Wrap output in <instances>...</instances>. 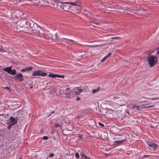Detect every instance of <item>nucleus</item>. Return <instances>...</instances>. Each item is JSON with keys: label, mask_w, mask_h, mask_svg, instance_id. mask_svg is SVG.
<instances>
[{"label": "nucleus", "mask_w": 159, "mask_h": 159, "mask_svg": "<svg viewBox=\"0 0 159 159\" xmlns=\"http://www.w3.org/2000/svg\"><path fill=\"white\" fill-rule=\"evenodd\" d=\"M11 25V29L17 32L22 31L27 33H33L35 32L34 30L38 32L39 29L38 25L30 20H23L18 23L12 22Z\"/></svg>", "instance_id": "nucleus-1"}, {"label": "nucleus", "mask_w": 159, "mask_h": 159, "mask_svg": "<svg viewBox=\"0 0 159 159\" xmlns=\"http://www.w3.org/2000/svg\"><path fill=\"white\" fill-rule=\"evenodd\" d=\"M111 52L108 53L106 56H105L101 60V62H103L104 61L109 57L111 55Z\"/></svg>", "instance_id": "nucleus-13"}, {"label": "nucleus", "mask_w": 159, "mask_h": 159, "mask_svg": "<svg viewBox=\"0 0 159 159\" xmlns=\"http://www.w3.org/2000/svg\"><path fill=\"white\" fill-rule=\"evenodd\" d=\"M139 106H136L135 105H134L133 106L132 108H133V109H134L135 108V109H137L138 110V109H139Z\"/></svg>", "instance_id": "nucleus-23"}, {"label": "nucleus", "mask_w": 159, "mask_h": 159, "mask_svg": "<svg viewBox=\"0 0 159 159\" xmlns=\"http://www.w3.org/2000/svg\"><path fill=\"white\" fill-rule=\"evenodd\" d=\"M48 76L52 78H55V74L51 73L48 74Z\"/></svg>", "instance_id": "nucleus-19"}, {"label": "nucleus", "mask_w": 159, "mask_h": 159, "mask_svg": "<svg viewBox=\"0 0 159 159\" xmlns=\"http://www.w3.org/2000/svg\"><path fill=\"white\" fill-rule=\"evenodd\" d=\"M78 90L79 91V93H81L83 91V89H79V88H78Z\"/></svg>", "instance_id": "nucleus-33"}, {"label": "nucleus", "mask_w": 159, "mask_h": 159, "mask_svg": "<svg viewBox=\"0 0 159 159\" xmlns=\"http://www.w3.org/2000/svg\"><path fill=\"white\" fill-rule=\"evenodd\" d=\"M70 89V88H66V90H65V91H67V90H68L69 89Z\"/></svg>", "instance_id": "nucleus-44"}, {"label": "nucleus", "mask_w": 159, "mask_h": 159, "mask_svg": "<svg viewBox=\"0 0 159 159\" xmlns=\"http://www.w3.org/2000/svg\"><path fill=\"white\" fill-rule=\"evenodd\" d=\"M14 78L16 80L19 82H22L24 80L23 76L20 73L16 74L14 76Z\"/></svg>", "instance_id": "nucleus-6"}, {"label": "nucleus", "mask_w": 159, "mask_h": 159, "mask_svg": "<svg viewBox=\"0 0 159 159\" xmlns=\"http://www.w3.org/2000/svg\"><path fill=\"white\" fill-rule=\"evenodd\" d=\"M79 137L80 139H82V135L80 134H79Z\"/></svg>", "instance_id": "nucleus-38"}, {"label": "nucleus", "mask_w": 159, "mask_h": 159, "mask_svg": "<svg viewBox=\"0 0 159 159\" xmlns=\"http://www.w3.org/2000/svg\"><path fill=\"white\" fill-rule=\"evenodd\" d=\"M126 112L128 113V114H129V111H127L126 110Z\"/></svg>", "instance_id": "nucleus-43"}, {"label": "nucleus", "mask_w": 159, "mask_h": 159, "mask_svg": "<svg viewBox=\"0 0 159 159\" xmlns=\"http://www.w3.org/2000/svg\"><path fill=\"white\" fill-rule=\"evenodd\" d=\"M60 75L58 74H55V77L59 78Z\"/></svg>", "instance_id": "nucleus-41"}, {"label": "nucleus", "mask_w": 159, "mask_h": 159, "mask_svg": "<svg viewBox=\"0 0 159 159\" xmlns=\"http://www.w3.org/2000/svg\"><path fill=\"white\" fill-rule=\"evenodd\" d=\"M38 32L36 30H34L35 32L33 33L36 34L37 36V39L40 40H42L47 42L51 43L52 42H56L57 39V35L56 34L52 35L50 34H41L40 33L39 30L40 28L39 27Z\"/></svg>", "instance_id": "nucleus-2"}, {"label": "nucleus", "mask_w": 159, "mask_h": 159, "mask_svg": "<svg viewBox=\"0 0 159 159\" xmlns=\"http://www.w3.org/2000/svg\"><path fill=\"white\" fill-rule=\"evenodd\" d=\"M2 66H0V67H1Z\"/></svg>", "instance_id": "nucleus-56"}, {"label": "nucleus", "mask_w": 159, "mask_h": 159, "mask_svg": "<svg viewBox=\"0 0 159 159\" xmlns=\"http://www.w3.org/2000/svg\"><path fill=\"white\" fill-rule=\"evenodd\" d=\"M100 89V87H98L97 89H93L92 90V92L93 93H96Z\"/></svg>", "instance_id": "nucleus-21"}, {"label": "nucleus", "mask_w": 159, "mask_h": 159, "mask_svg": "<svg viewBox=\"0 0 159 159\" xmlns=\"http://www.w3.org/2000/svg\"><path fill=\"white\" fill-rule=\"evenodd\" d=\"M148 146L151 147H153L154 150L157 149L158 146L157 144L154 143H152L148 144Z\"/></svg>", "instance_id": "nucleus-9"}, {"label": "nucleus", "mask_w": 159, "mask_h": 159, "mask_svg": "<svg viewBox=\"0 0 159 159\" xmlns=\"http://www.w3.org/2000/svg\"><path fill=\"white\" fill-rule=\"evenodd\" d=\"M111 39H120V38L118 37H111Z\"/></svg>", "instance_id": "nucleus-27"}, {"label": "nucleus", "mask_w": 159, "mask_h": 159, "mask_svg": "<svg viewBox=\"0 0 159 159\" xmlns=\"http://www.w3.org/2000/svg\"><path fill=\"white\" fill-rule=\"evenodd\" d=\"M69 2H59L58 0L55 6L57 7L58 9H64V7L65 6L64 5L65 4H68Z\"/></svg>", "instance_id": "nucleus-5"}, {"label": "nucleus", "mask_w": 159, "mask_h": 159, "mask_svg": "<svg viewBox=\"0 0 159 159\" xmlns=\"http://www.w3.org/2000/svg\"><path fill=\"white\" fill-rule=\"evenodd\" d=\"M80 99V98L78 96L77 97V98L76 99V101H78Z\"/></svg>", "instance_id": "nucleus-40"}, {"label": "nucleus", "mask_w": 159, "mask_h": 159, "mask_svg": "<svg viewBox=\"0 0 159 159\" xmlns=\"http://www.w3.org/2000/svg\"><path fill=\"white\" fill-rule=\"evenodd\" d=\"M10 74H9L11 75H14L16 74V71L14 69H13L12 70L11 69V71H10Z\"/></svg>", "instance_id": "nucleus-16"}, {"label": "nucleus", "mask_w": 159, "mask_h": 159, "mask_svg": "<svg viewBox=\"0 0 159 159\" xmlns=\"http://www.w3.org/2000/svg\"><path fill=\"white\" fill-rule=\"evenodd\" d=\"M82 159H90V158L86 156L83 152H80Z\"/></svg>", "instance_id": "nucleus-10"}, {"label": "nucleus", "mask_w": 159, "mask_h": 159, "mask_svg": "<svg viewBox=\"0 0 159 159\" xmlns=\"http://www.w3.org/2000/svg\"><path fill=\"white\" fill-rule=\"evenodd\" d=\"M125 140V139L123 140H122L116 141L115 142V143H117V144L115 145V146H117L120 145V144L122 143V142Z\"/></svg>", "instance_id": "nucleus-15"}, {"label": "nucleus", "mask_w": 159, "mask_h": 159, "mask_svg": "<svg viewBox=\"0 0 159 159\" xmlns=\"http://www.w3.org/2000/svg\"><path fill=\"white\" fill-rule=\"evenodd\" d=\"M31 78H33V77H31Z\"/></svg>", "instance_id": "nucleus-55"}, {"label": "nucleus", "mask_w": 159, "mask_h": 159, "mask_svg": "<svg viewBox=\"0 0 159 159\" xmlns=\"http://www.w3.org/2000/svg\"><path fill=\"white\" fill-rule=\"evenodd\" d=\"M147 60L149 67L154 66L158 62V57L156 56L149 54L147 56Z\"/></svg>", "instance_id": "nucleus-3"}, {"label": "nucleus", "mask_w": 159, "mask_h": 159, "mask_svg": "<svg viewBox=\"0 0 159 159\" xmlns=\"http://www.w3.org/2000/svg\"><path fill=\"white\" fill-rule=\"evenodd\" d=\"M74 92L76 93L77 95L80 94V93H79V91L78 90V91H75Z\"/></svg>", "instance_id": "nucleus-36"}, {"label": "nucleus", "mask_w": 159, "mask_h": 159, "mask_svg": "<svg viewBox=\"0 0 159 159\" xmlns=\"http://www.w3.org/2000/svg\"><path fill=\"white\" fill-rule=\"evenodd\" d=\"M69 2V3L68 4L70 3L71 5L73 6H76L78 5L76 2Z\"/></svg>", "instance_id": "nucleus-22"}, {"label": "nucleus", "mask_w": 159, "mask_h": 159, "mask_svg": "<svg viewBox=\"0 0 159 159\" xmlns=\"http://www.w3.org/2000/svg\"><path fill=\"white\" fill-rule=\"evenodd\" d=\"M42 139L44 140H46L48 139V137L47 136H44L42 137Z\"/></svg>", "instance_id": "nucleus-30"}, {"label": "nucleus", "mask_w": 159, "mask_h": 159, "mask_svg": "<svg viewBox=\"0 0 159 159\" xmlns=\"http://www.w3.org/2000/svg\"><path fill=\"white\" fill-rule=\"evenodd\" d=\"M32 75L33 76H42L43 77H45L47 76V74L40 70H36L34 71Z\"/></svg>", "instance_id": "nucleus-4"}, {"label": "nucleus", "mask_w": 159, "mask_h": 159, "mask_svg": "<svg viewBox=\"0 0 159 159\" xmlns=\"http://www.w3.org/2000/svg\"><path fill=\"white\" fill-rule=\"evenodd\" d=\"M55 127L56 128H57V127H61V125L59 123H58L57 124H55Z\"/></svg>", "instance_id": "nucleus-25"}, {"label": "nucleus", "mask_w": 159, "mask_h": 159, "mask_svg": "<svg viewBox=\"0 0 159 159\" xmlns=\"http://www.w3.org/2000/svg\"><path fill=\"white\" fill-rule=\"evenodd\" d=\"M91 25H93L92 24H96L97 25H99V23L98 22H91Z\"/></svg>", "instance_id": "nucleus-29"}, {"label": "nucleus", "mask_w": 159, "mask_h": 159, "mask_svg": "<svg viewBox=\"0 0 159 159\" xmlns=\"http://www.w3.org/2000/svg\"><path fill=\"white\" fill-rule=\"evenodd\" d=\"M65 75H60L59 78H64Z\"/></svg>", "instance_id": "nucleus-39"}, {"label": "nucleus", "mask_w": 159, "mask_h": 159, "mask_svg": "<svg viewBox=\"0 0 159 159\" xmlns=\"http://www.w3.org/2000/svg\"><path fill=\"white\" fill-rule=\"evenodd\" d=\"M54 156V154L52 153L50 154L49 156V157H53Z\"/></svg>", "instance_id": "nucleus-32"}, {"label": "nucleus", "mask_w": 159, "mask_h": 159, "mask_svg": "<svg viewBox=\"0 0 159 159\" xmlns=\"http://www.w3.org/2000/svg\"><path fill=\"white\" fill-rule=\"evenodd\" d=\"M4 89H7L9 90V91L10 90V89L8 87H5L4 88Z\"/></svg>", "instance_id": "nucleus-37"}, {"label": "nucleus", "mask_w": 159, "mask_h": 159, "mask_svg": "<svg viewBox=\"0 0 159 159\" xmlns=\"http://www.w3.org/2000/svg\"><path fill=\"white\" fill-rule=\"evenodd\" d=\"M151 127L152 128H155V127L153 126L152 125H151Z\"/></svg>", "instance_id": "nucleus-46"}, {"label": "nucleus", "mask_w": 159, "mask_h": 159, "mask_svg": "<svg viewBox=\"0 0 159 159\" xmlns=\"http://www.w3.org/2000/svg\"><path fill=\"white\" fill-rule=\"evenodd\" d=\"M3 50H0V51H1L2 52H3Z\"/></svg>", "instance_id": "nucleus-51"}, {"label": "nucleus", "mask_w": 159, "mask_h": 159, "mask_svg": "<svg viewBox=\"0 0 159 159\" xmlns=\"http://www.w3.org/2000/svg\"><path fill=\"white\" fill-rule=\"evenodd\" d=\"M149 155H144L143 156V158H147L148 157H149Z\"/></svg>", "instance_id": "nucleus-35"}, {"label": "nucleus", "mask_w": 159, "mask_h": 159, "mask_svg": "<svg viewBox=\"0 0 159 159\" xmlns=\"http://www.w3.org/2000/svg\"><path fill=\"white\" fill-rule=\"evenodd\" d=\"M118 104L120 106H123L125 104V102L124 100H121L118 102Z\"/></svg>", "instance_id": "nucleus-14"}, {"label": "nucleus", "mask_w": 159, "mask_h": 159, "mask_svg": "<svg viewBox=\"0 0 159 159\" xmlns=\"http://www.w3.org/2000/svg\"><path fill=\"white\" fill-rule=\"evenodd\" d=\"M55 92V90L54 89H53L50 91V93H54Z\"/></svg>", "instance_id": "nucleus-28"}, {"label": "nucleus", "mask_w": 159, "mask_h": 159, "mask_svg": "<svg viewBox=\"0 0 159 159\" xmlns=\"http://www.w3.org/2000/svg\"><path fill=\"white\" fill-rule=\"evenodd\" d=\"M7 125H8V126H7V128L8 129H9V130L10 129L11 126L13 125H11V124L9 122H8L7 123Z\"/></svg>", "instance_id": "nucleus-18"}, {"label": "nucleus", "mask_w": 159, "mask_h": 159, "mask_svg": "<svg viewBox=\"0 0 159 159\" xmlns=\"http://www.w3.org/2000/svg\"><path fill=\"white\" fill-rule=\"evenodd\" d=\"M65 95V97L67 98H69L71 96V94L70 93H66Z\"/></svg>", "instance_id": "nucleus-17"}, {"label": "nucleus", "mask_w": 159, "mask_h": 159, "mask_svg": "<svg viewBox=\"0 0 159 159\" xmlns=\"http://www.w3.org/2000/svg\"><path fill=\"white\" fill-rule=\"evenodd\" d=\"M33 67H27L20 70V71L22 72L26 71H29L32 70Z\"/></svg>", "instance_id": "nucleus-8"}, {"label": "nucleus", "mask_w": 159, "mask_h": 159, "mask_svg": "<svg viewBox=\"0 0 159 159\" xmlns=\"http://www.w3.org/2000/svg\"><path fill=\"white\" fill-rule=\"evenodd\" d=\"M158 99L157 98H152V100H155L156 99Z\"/></svg>", "instance_id": "nucleus-42"}, {"label": "nucleus", "mask_w": 159, "mask_h": 159, "mask_svg": "<svg viewBox=\"0 0 159 159\" xmlns=\"http://www.w3.org/2000/svg\"><path fill=\"white\" fill-rule=\"evenodd\" d=\"M64 39L67 40L68 41V42H69V41H73V40L70 39L65 38H64Z\"/></svg>", "instance_id": "nucleus-34"}, {"label": "nucleus", "mask_w": 159, "mask_h": 159, "mask_svg": "<svg viewBox=\"0 0 159 159\" xmlns=\"http://www.w3.org/2000/svg\"><path fill=\"white\" fill-rule=\"evenodd\" d=\"M157 54H159V50L157 52Z\"/></svg>", "instance_id": "nucleus-49"}, {"label": "nucleus", "mask_w": 159, "mask_h": 159, "mask_svg": "<svg viewBox=\"0 0 159 159\" xmlns=\"http://www.w3.org/2000/svg\"><path fill=\"white\" fill-rule=\"evenodd\" d=\"M30 88H33V86H31V87H30Z\"/></svg>", "instance_id": "nucleus-53"}, {"label": "nucleus", "mask_w": 159, "mask_h": 159, "mask_svg": "<svg viewBox=\"0 0 159 159\" xmlns=\"http://www.w3.org/2000/svg\"><path fill=\"white\" fill-rule=\"evenodd\" d=\"M75 157L76 158L79 159L80 158L79 154L78 152H76L75 154Z\"/></svg>", "instance_id": "nucleus-26"}, {"label": "nucleus", "mask_w": 159, "mask_h": 159, "mask_svg": "<svg viewBox=\"0 0 159 159\" xmlns=\"http://www.w3.org/2000/svg\"><path fill=\"white\" fill-rule=\"evenodd\" d=\"M19 159H22V158L21 157H19Z\"/></svg>", "instance_id": "nucleus-52"}, {"label": "nucleus", "mask_w": 159, "mask_h": 159, "mask_svg": "<svg viewBox=\"0 0 159 159\" xmlns=\"http://www.w3.org/2000/svg\"><path fill=\"white\" fill-rule=\"evenodd\" d=\"M98 124L100 125L101 126V127H104V124H102V123L100 122H99L98 123Z\"/></svg>", "instance_id": "nucleus-31"}, {"label": "nucleus", "mask_w": 159, "mask_h": 159, "mask_svg": "<svg viewBox=\"0 0 159 159\" xmlns=\"http://www.w3.org/2000/svg\"><path fill=\"white\" fill-rule=\"evenodd\" d=\"M9 120H10V123L11 124V125H14L16 124L17 121V119H16L12 116L10 117Z\"/></svg>", "instance_id": "nucleus-7"}, {"label": "nucleus", "mask_w": 159, "mask_h": 159, "mask_svg": "<svg viewBox=\"0 0 159 159\" xmlns=\"http://www.w3.org/2000/svg\"><path fill=\"white\" fill-rule=\"evenodd\" d=\"M57 1V0H47V2L51 5L55 6Z\"/></svg>", "instance_id": "nucleus-11"}, {"label": "nucleus", "mask_w": 159, "mask_h": 159, "mask_svg": "<svg viewBox=\"0 0 159 159\" xmlns=\"http://www.w3.org/2000/svg\"><path fill=\"white\" fill-rule=\"evenodd\" d=\"M125 10L128 11L129 12H132V11H134V10H136V9H131L129 8H125Z\"/></svg>", "instance_id": "nucleus-20"}, {"label": "nucleus", "mask_w": 159, "mask_h": 159, "mask_svg": "<svg viewBox=\"0 0 159 159\" xmlns=\"http://www.w3.org/2000/svg\"><path fill=\"white\" fill-rule=\"evenodd\" d=\"M151 107V106H147V107H145V108H148V107Z\"/></svg>", "instance_id": "nucleus-45"}, {"label": "nucleus", "mask_w": 159, "mask_h": 159, "mask_svg": "<svg viewBox=\"0 0 159 159\" xmlns=\"http://www.w3.org/2000/svg\"><path fill=\"white\" fill-rule=\"evenodd\" d=\"M106 44V43H104L103 44H100V45H90V46H90L91 47H97L98 46L104 45H105Z\"/></svg>", "instance_id": "nucleus-24"}, {"label": "nucleus", "mask_w": 159, "mask_h": 159, "mask_svg": "<svg viewBox=\"0 0 159 159\" xmlns=\"http://www.w3.org/2000/svg\"><path fill=\"white\" fill-rule=\"evenodd\" d=\"M54 113V111H52L51 112V113Z\"/></svg>", "instance_id": "nucleus-47"}, {"label": "nucleus", "mask_w": 159, "mask_h": 159, "mask_svg": "<svg viewBox=\"0 0 159 159\" xmlns=\"http://www.w3.org/2000/svg\"><path fill=\"white\" fill-rule=\"evenodd\" d=\"M0 50H2V47H0Z\"/></svg>", "instance_id": "nucleus-50"}, {"label": "nucleus", "mask_w": 159, "mask_h": 159, "mask_svg": "<svg viewBox=\"0 0 159 159\" xmlns=\"http://www.w3.org/2000/svg\"><path fill=\"white\" fill-rule=\"evenodd\" d=\"M156 50H159V47L157 49H156Z\"/></svg>", "instance_id": "nucleus-48"}, {"label": "nucleus", "mask_w": 159, "mask_h": 159, "mask_svg": "<svg viewBox=\"0 0 159 159\" xmlns=\"http://www.w3.org/2000/svg\"><path fill=\"white\" fill-rule=\"evenodd\" d=\"M11 69V66H9L6 68H4L3 69V70L7 72L8 74H10V71Z\"/></svg>", "instance_id": "nucleus-12"}, {"label": "nucleus", "mask_w": 159, "mask_h": 159, "mask_svg": "<svg viewBox=\"0 0 159 159\" xmlns=\"http://www.w3.org/2000/svg\"><path fill=\"white\" fill-rule=\"evenodd\" d=\"M51 114L49 115L48 116H51Z\"/></svg>", "instance_id": "nucleus-54"}]
</instances>
